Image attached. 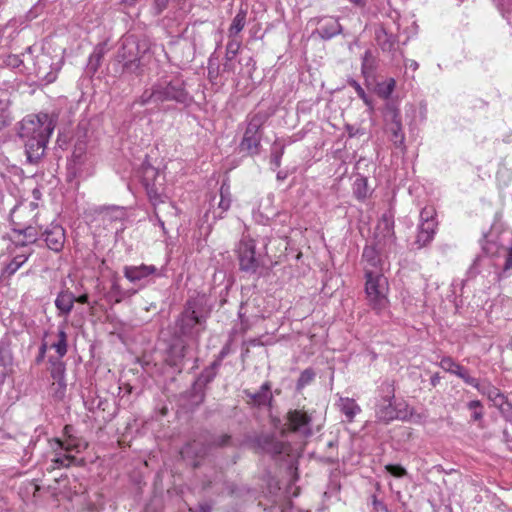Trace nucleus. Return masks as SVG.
<instances>
[{
	"instance_id": "nucleus-1",
	"label": "nucleus",
	"mask_w": 512,
	"mask_h": 512,
	"mask_svg": "<svg viewBox=\"0 0 512 512\" xmlns=\"http://www.w3.org/2000/svg\"><path fill=\"white\" fill-rule=\"evenodd\" d=\"M170 101L180 104H187L191 101V97L186 90L183 76L179 72L161 75L149 88L144 89L141 95L134 100L132 108L149 104L158 106L164 102Z\"/></svg>"
},
{
	"instance_id": "nucleus-2",
	"label": "nucleus",
	"mask_w": 512,
	"mask_h": 512,
	"mask_svg": "<svg viewBox=\"0 0 512 512\" xmlns=\"http://www.w3.org/2000/svg\"><path fill=\"white\" fill-rule=\"evenodd\" d=\"M55 128V119L47 113L28 115L20 122L19 136L24 141L27 159H40Z\"/></svg>"
},
{
	"instance_id": "nucleus-3",
	"label": "nucleus",
	"mask_w": 512,
	"mask_h": 512,
	"mask_svg": "<svg viewBox=\"0 0 512 512\" xmlns=\"http://www.w3.org/2000/svg\"><path fill=\"white\" fill-rule=\"evenodd\" d=\"M162 53L168 58L163 46L140 43L134 36H125L121 39L116 59L122 65V70L131 74H142L144 67L150 65L152 56Z\"/></svg>"
},
{
	"instance_id": "nucleus-4",
	"label": "nucleus",
	"mask_w": 512,
	"mask_h": 512,
	"mask_svg": "<svg viewBox=\"0 0 512 512\" xmlns=\"http://www.w3.org/2000/svg\"><path fill=\"white\" fill-rule=\"evenodd\" d=\"M365 294L369 306L380 314L388 308V280L380 270L366 269Z\"/></svg>"
},
{
	"instance_id": "nucleus-5",
	"label": "nucleus",
	"mask_w": 512,
	"mask_h": 512,
	"mask_svg": "<svg viewBox=\"0 0 512 512\" xmlns=\"http://www.w3.org/2000/svg\"><path fill=\"white\" fill-rule=\"evenodd\" d=\"M141 211L139 209L125 208L121 206H92L87 210L91 221L97 222H141L137 218Z\"/></svg>"
},
{
	"instance_id": "nucleus-6",
	"label": "nucleus",
	"mask_w": 512,
	"mask_h": 512,
	"mask_svg": "<svg viewBox=\"0 0 512 512\" xmlns=\"http://www.w3.org/2000/svg\"><path fill=\"white\" fill-rule=\"evenodd\" d=\"M378 397L375 415L376 418L384 423H389L394 419L399 418V411L394 404L395 388L393 382L385 380L378 387Z\"/></svg>"
},
{
	"instance_id": "nucleus-7",
	"label": "nucleus",
	"mask_w": 512,
	"mask_h": 512,
	"mask_svg": "<svg viewBox=\"0 0 512 512\" xmlns=\"http://www.w3.org/2000/svg\"><path fill=\"white\" fill-rule=\"evenodd\" d=\"M240 270L249 274L257 273L263 265L262 256L256 252V243L249 234L243 233L237 248Z\"/></svg>"
},
{
	"instance_id": "nucleus-8",
	"label": "nucleus",
	"mask_w": 512,
	"mask_h": 512,
	"mask_svg": "<svg viewBox=\"0 0 512 512\" xmlns=\"http://www.w3.org/2000/svg\"><path fill=\"white\" fill-rule=\"evenodd\" d=\"M205 323L206 319L197 312L195 303L188 301L177 325L182 335L198 341L201 333L206 328Z\"/></svg>"
},
{
	"instance_id": "nucleus-9",
	"label": "nucleus",
	"mask_w": 512,
	"mask_h": 512,
	"mask_svg": "<svg viewBox=\"0 0 512 512\" xmlns=\"http://www.w3.org/2000/svg\"><path fill=\"white\" fill-rule=\"evenodd\" d=\"M288 430L302 437H310L321 429L322 424L315 423L312 413L303 409L290 410L286 416Z\"/></svg>"
},
{
	"instance_id": "nucleus-10",
	"label": "nucleus",
	"mask_w": 512,
	"mask_h": 512,
	"mask_svg": "<svg viewBox=\"0 0 512 512\" xmlns=\"http://www.w3.org/2000/svg\"><path fill=\"white\" fill-rule=\"evenodd\" d=\"M267 120V115L262 112L248 116L247 127L240 143V148L250 154H257L261 143V128Z\"/></svg>"
},
{
	"instance_id": "nucleus-11",
	"label": "nucleus",
	"mask_w": 512,
	"mask_h": 512,
	"mask_svg": "<svg viewBox=\"0 0 512 512\" xmlns=\"http://www.w3.org/2000/svg\"><path fill=\"white\" fill-rule=\"evenodd\" d=\"M123 274L129 282L139 285L140 288L146 287L154 278L163 276L162 269L146 264L126 265Z\"/></svg>"
},
{
	"instance_id": "nucleus-12",
	"label": "nucleus",
	"mask_w": 512,
	"mask_h": 512,
	"mask_svg": "<svg viewBox=\"0 0 512 512\" xmlns=\"http://www.w3.org/2000/svg\"><path fill=\"white\" fill-rule=\"evenodd\" d=\"M216 196L212 198L209 203V208L203 216V221L206 223L216 222L223 218V215L228 211L231 205V192L230 186L227 182H223L220 187L219 200L215 206Z\"/></svg>"
},
{
	"instance_id": "nucleus-13",
	"label": "nucleus",
	"mask_w": 512,
	"mask_h": 512,
	"mask_svg": "<svg viewBox=\"0 0 512 512\" xmlns=\"http://www.w3.org/2000/svg\"><path fill=\"white\" fill-rule=\"evenodd\" d=\"M51 453H50V461L51 467L50 469H61L68 468L72 465L77 464V458L75 455L67 453L65 447L62 445V441L59 439H53L50 441Z\"/></svg>"
},
{
	"instance_id": "nucleus-14",
	"label": "nucleus",
	"mask_w": 512,
	"mask_h": 512,
	"mask_svg": "<svg viewBox=\"0 0 512 512\" xmlns=\"http://www.w3.org/2000/svg\"><path fill=\"white\" fill-rule=\"evenodd\" d=\"M311 22H316L317 29L313 32L323 40H329L342 32V26L338 20L331 16L312 19Z\"/></svg>"
},
{
	"instance_id": "nucleus-15",
	"label": "nucleus",
	"mask_w": 512,
	"mask_h": 512,
	"mask_svg": "<svg viewBox=\"0 0 512 512\" xmlns=\"http://www.w3.org/2000/svg\"><path fill=\"white\" fill-rule=\"evenodd\" d=\"M37 226H24L21 229L13 228L9 234L10 240L16 246H26L37 240Z\"/></svg>"
},
{
	"instance_id": "nucleus-16",
	"label": "nucleus",
	"mask_w": 512,
	"mask_h": 512,
	"mask_svg": "<svg viewBox=\"0 0 512 512\" xmlns=\"http://www.w3.org/2000/svg\"><path fill=\"white\" fill-rule=\"evenodd\" d=\"M258 446L266 453L278 455L286 452L285 442L278 440L273 434H262L257 438Z\"/></svg>"
},
{
	"instance_id": "nucleus-17",
	"label": "nucleus",
	"mask_w": 512,
	"mask_h": 512,
	"mask_svg": "<svg viewBox=\"0 0 512 512\" xmlns=\"http://www.w3.org/2000/svg\"><path fill=\"white\" fill-rule=\"evenodd\" d=\"M480 393L487 396L489 401L502 411H508L511 408V404L508 403L506 396L491 384H482Z\"/></svg>"
},
{
	"instance_id": "nucleus-18",
	"label": "nucleus",
	"mask_w": 512,
	"mask_h": 512,
	"mask_svg": "<svg viewBox=\"0 0 512 512\" xmlns=\"http://www.w3.org/2000/svg\"><path fill=\"white\" fill-rule=\"evenodd\" d=\"M389 130L391 133L390 140L392 141L394 146L396 148H400L402 152H405V135L402 130L400 114L397 109H394L392 111V124Z\"/></svg>"
},
{
	"instance_id": "nucleus-19",
	"label": "nucleus",
	"mask_w": 512,
	"mask_h": 512,
	"mask_svg": "<svg viewBox=\"0 0 512 512\" xmlns=\"http://www.w3.org/2000/svg\"><path fill=\"white\" fill-rule=\"evenodd\" d=\"M376 246H381V240H376L375 246H365L363 250L362 259L365 262L364 274L366 273V269L380 270L383 272L382 261L379 258Z\"/></svg>"
},
{
	"instance_id": "nucleus-20",
	"label": "nucleus",
	"mask_w": 512,
	"mask_h": 512,
	"mask_svg": "<svg viewBox=\"0 0 512 512\" xmlns=\"http://www.w3.org/2000/svg\"><path fill=\"white\" fill-rule=\"evenodd\" d=\"M47 246L54 251H60L65 242V231L63 226H50L44 231Z\"/></svg>"
},
{
	"instance_id": "nucleus-21",
	"label": "nucleus",
	"mask_w": 512,
	"mask_h": 512,
	"mask_svg": "<svg viewBox=\"0 0 512 512\" xmlns=\"http://www.w3.org/2000/svg\"><path fill=\"white\" fill-rule=\"evenodd\" d=\"M75 300L76 297L69 290L60 291L55 299V306L59 312L58 314L60 316L67 317L74 307Z\"/></svg>"
},
{
	"instance_id": "nucleus-22",
	"label": "nucleus",
	"mask_w": 512,
	"mask_h": 512,
	"mask_svg": "<svg viewBox=\"0 0 512 512\" xmlns=\"http://www.w3.org/2000/svg\"><path fill=\"white\" fill-rule=\"evenodd\" d=\"M246 395L249 397L250 402L256 406L270 405L273 398L269 382L263 383L257 392L246 391Z\"/></svg>"
},
{
	"instance_id": "nucleus-23",
	"label": "nucleus",
	"mask_w": 512,
	"mask_h": 512,
	"mask_svg": "<svg viewBox=\"0 0 512 512\" xmlns=\"http://www.w3.org/2000/svg\"><path fill=\"white\" fill-rule=\"evenodd\" d=\"M339 410L345 415L347 422H352L357 414L361 412L360 406L355 400L348 397H341L337 403Z\"/></svg>"
},
{
	"instance_id": "nucleus-24",
	"label": "nucleus",
	"mask_w": 512,
	"mask_h": 512,
	"mask_svg": "<svg viewBox=\"0 0 512 512\" xmlns=\"http://www.w3.org/2000/svg\"><path fill=\"white\" fill-rule=\"evenodd\" d=\"M70 426H65L64 433L67 435V438L62 441V445L65 447L66 452L70 454H78L82 452L87 447V443L82 439L73 437L69 434Z\"/></svg>"
},
{
	"instance_id": "nucleus-25",
	"label": "nucleus",
	"mask_w": 512,
	"mask_h": 512,
	"mask_svg": "<svg viewBox=\"0 0 512 512\" xmlns=\"http://www.w3.org/2000/svg\"><path fill=\"white\" fill-rule=\"evenodd\" d=\"M247 11L240 9L232 20L228 30L229 38L236 37L245 27Z\"/></svg>"
},
{
	"instance_id": "nucleus-26",
	"label": "nucleus",
	"mask_w": 512,
	"mask_h": 512,
	"mask_svg": "<svg viewBox=\"0 0 512 512\" xmlns=\"http://www.w3.org/2000/svg\"><path fill=\"white\" fill-rule=\"evenodd\" d=\"M207 452L206 447L202 446L198 441L194 440L192 443H188L182 448L180 454L183 459L192 457H203Z\"/></svg>"
},
{
	"instance_id": "nucleus-27",
	"label": "nucleus",
	"mask_w": 512,
	"mask_h": 512,
	"mask_svg": "<svg viewBox=\"0 0 512 512\" xmlns=\"http://www.w3.org/2000/svg\"><path fill=\"white\" fill-rule=\"evenodd\" d=\"M52 349H54L57 353V356L59 358H62L67 353V334L65 332V327H59V331L57 333V341L51 344L50 346Z\"/></svg>"
},
{
	"instance_id": "nucleus-28",
	"label": "nucleus",
	"mask_w": 512,
	"mask_h": 512,
	"mask_svg": "<svg viewBox=\"0 0 512 512\" xmlns=\"http://www.w3.org/2000/svg\"><path fill=\"white\" fill-rule=\"evenodd\" d=\"M435 230L432 226H417V235L415 243L418 248L427 245L434 237Z\"/></svg>"
},
{
	"instance_id": "nucleus-29",
	"label": "nucleus",
	"mask_w": 512,
	"mask_h": 512,
	"mask_svg": "<svg viewBox=\"0 0 512 512\" xmlns=\"http://www.w3.org/2000/svg\"><path fill=\"white\" fill-rule=\"evenodd\" d=\"M376 69V58L370 50L365 51L362 57L361 71L365 78L370 77Z\"/></svg>"
},
{
	"instance_id": "nucleus-30",
	"label": "nucleus",
	"mask_w": 512,
	"mask_h": 512,
	"mask_svg": "<svg viewBox=\"0 0 512 512\" xmlns=\"http://www.w3.org/2000/svg\"><path fill=\"white\" fill-rule=\"evenodd\" d=\"M396 86V81L394 78H388L382 82L377 83L376 85V92L379 97L383 99H388Z\"/></svg>"
},
{
	"instance_id": "nucleus-31",
	"label": "nucleus",
	"mask_w": 512,
	"mask_h": 512,
	"mask_svg": "<svg viewBox=\"0 0 512 512\" xmlns=\"http://www.w3.org/2000/svg\"><path fill=\"white\" fill-rule=\"evenodd\" d=\"M137 290H124L121 288L117 281H114L111 285V289L109 292L110 297L116 302L119 303L123 299L134 295Z\"/></svg>"
},
{
	"instance_id": "nucleus-32",
	"label": "nucleus",
	"mask_w": 512,
	"mask_h": 512,
	"mask_svg": "<svg viewBox=\"0 0 512 512\" xmlns=\"http://www.w3.org/2000/svg\"><path fill=\"white\" fill-rule=\"evenodd\" d=\"M28 253H22L16 255L5 267L4 273L7 276L15 274L20 267L28 260Z\"/></svg>"
},
{
	"instance_id": "nucleus-33",
	"label": "nucleus",
	"mask_w": 512,
	"mask_h": 512,
	"mask_svg": "<svg viewBox=\"0 0 512 512\" xmlns=\"http://www.w3.org/2000/svg\"><path fill=\"white\" fill-rule=\"evenodd\" d=\"M353 193L359 200H365L368 197V182L365 177H357L353 184Z\"/></svg>"
},
{
	"instance_id": "nucleus-34",
	"label": "nucleus",
	"mask_w": 512,
	"mask_h": 512,
	"mask_svg": "<svg viewBox=\"0 0 512 512\" xmlns=\"http://www.w3.org/2000/svg\"><path fill=\"white\" fill-rule=\"evenodd\" d=\"M440 367L458 377L466 369L459 363L455 362L451 357H443L440 361Z\"/></svg>"
},
{
	"instance_id": "nucleus-35",
	"label": "nucleus",
	"mask_w": 512,
	"mask_h": 512,
	"mask_svg": "<svg viewBox=\"0 0 512 512\" xmlns=\"http://www.w3.org/2000/svg\"><path fill=\"white\" fill-rule=\"evenodd\" d=\"M376 40L383 51H391L394 46V38L388 35L384 29H380L376 33Z\"/></svg>"
},
{
	"instance_id": "nucleus-36",
	"label": "nucleus",
	"mask_w": 512,
	"mask_h": 512,
	"mask_svg": "<svg viewBox=\"0 0 512 512\" xmlns=\"http://www.w3.org/2000/svg\"><path fill=\"white\" fill-rule=\"evenodd\" d=\"M216 366L214 364L211 367L205 369L195 382V386H204L211 382L216 376Z\"/></svg>"
},
{
	"instance_id": "nucleus-37",
	"label": "nucleus",
	"mask_w": 512,
	"mask_h": 512,
	"mask_svg": "<svg viewBox=\"0 0 512 512\" xmlns=\"http://www.w3.org/2000/svg\"><path fill=\"white\" fill-rule=\"evenodd\" d=\"M467 407L472 411L473 421H480L483 418V406L480 401L472 400L467 404Z\"/></svg>"
},
{
	"instance_id": "nucleus-38",
	"label": "nucleus",
	"mask_w": 512,
	"mask_h": 512,
	"mask_svg": "<svg viewBox=\"0 0 512 512\" xmlns=\"http://www.w3.org/2000/svg\"><path fill=\"white\" fill-rule=\"evenodd\" d=\"M144 185L146 187L147 195L154 206H156L158 203L165 204L164 200L162 199L161 195L158 193L154 185H150L146 181L144 182Z\"/></svg>"
},
{
	"instance_id": "nucleus-39",
	"label": "nucleus",
	"mask_w": 512,
	"mask_h": 512,
	"mask_svg": "<svg viewBox=\"0 0 512 512\" xmlns=\"http://www.w3.org/2000/svg\"><path fill=\"white\" fill-rule=\"evenodd\" d=\"M315 377V373L312 369H305L298 381H297V388L298 389H302L303 387H305L306 385H308Z\"/></svg>"
},
{
	"instance_id": "nucleus-40",
	"label": "nucleus",
	"mask_w": 512,
	"mask_h": 512,
	"mask_svg": "<svg viewBox=\"0 0 512 512\" xmlns=\"http://www.w3.org/2000/svg\"><path fill=\"white\" fill-rule=\"evenodd\" d=\"M241 46V42L235 37L230 38L226 46V56L228 59H232L236 56Z\"/></svg>"
},
{
	"instance_id": "nucleus-41",
	"label": "nucleus",
	"mask_w": 512,
	"mask_h": 512,
	"mask_svg": "<svg viewBox=\"0 0 512 512\" xmlns=\"http://www.w3.org/2000/svg\"><path fill=\"white\" fill-rule=\"evenodd\" d=\"M348 83H349V85L351 87H353L355 89L357 95L363 100V102L367 106H371L372 105L370 98L368 97V95L366 94L365 90L361 87V85L357 81L350 80Z\"/></svg>"
},
{
	"instance_id": "nucleus-42",
	"label": "nucleus",
	"mask_w": 512,
	"mask_h": 512,
	"mask_svg": "<svg viewBox=\"0 0 512 512\" xmlns=\"http://www.w3.org/2000/svg\"><path fill=\"white\" fill-rule=\"evenodd\" d=\"M284 153V147L280 146L277 150V142L273 144L272 147V153H271V163L276 167H280L281 165V158Z\"/></svg>"
},
{
	"instance_id": "nucleus-43",
	"label": "nucleus",
	"mask_w": 512,
	"mask_h": 512,
	"mask_svg": "<svg viewBox=\"0 0 512 512\" xmlns=\"http://www.w3.org/2000/svg\"><path fill=\"white\" fill-rule=\"evenodd\" d=\"M385 470L396 478H402L407 475V470L401 465L387 464Z\"/></svg>"
},
{
	"instance_id": "nucleus-44",
	"label": "nucleus",
	"mask_w": 512,
	"mask_h": 512,
	"mask_svg": "<svg viewBox=\"0 0 512 512\" xmlns=\"http://www.w3.org/2000/svg\"><path fill=\"white\" fill-rule=\"evenodd\" d=\"M459 378H461L466 384L471 385V386L477 388V390L480 392V388H481L482 384H480L479 381L476 378L470 376L468 371H467V369H465L460 374Z\"/></svg>"
},
{
	"instance_id": "nucleus-45",
	"label": "nucleus",
	"mask_w": 512,
	"mask_h": 512,
	"mask_svg": "<svg viewBox=\"0 0 512 512\" xmlns=\"http://www.w3.org/2000/svg\"><path fill=\"white\" fill-rule=\"evenodd\" d=\"M435 210L433 207H425L421 213L420 218L423 222H429L434 220Z\"/></svg>"
},
{
	"instance_id": "nucleus-46",
	"label": "nucleus",
	"mask_w": 512,
	"mask_h": 512,
	"mask_svg": "<svg viewBox=\"0 0 512 512\" xmlns=\"http://www.w3.org/2000/svg\"><path fill=\"white\" fill-rule=\"evenodd\" d=\"M52 376L54 379H57L59 384L63 387H65V383H64V368L62 365H59L57 366L53 372H52Z\"/></svg>"
},
{
	"instance_id": "nucleus-47",
	"label": "nucleus",
	"mask_w": 512,
	"mask_h": 512,
	"mask_svg": "<svg viewBox=\"0 0 512 512\" xmlns=\"http://www.w3.org/2000/svg\"><path fill=\"white\" fill-rule=\"evenodd\" d=\"M483 259L484 258L481 257V256H478V257L475 258V260L473 261L472 265L468 269V275L470 277H474L475 275H477L479 273V265H480V263L482 262Z\"/></svg>"
},
{
	"instance_id": "nucleus-48",
	"label": "nucleus",
	"mask_w": 512,
	"mask_h": 512,
	"mask_svg": "<svg viewBox=\"0 0 512 512\" xmlns=\"http://www.w3.org/2000/svg\"><path fill=\"white\" fill-rule=\"evenodd\" d=\"M499 6L503 13L512 14V0H500Z\"/></svg>"
},
{
	"instance_id": "nucleus-49",
	"label": "nucleus",
	"mask_w": 512,
	"mask_h": 512,
	"mask_svg": "<svg viewBox=\"0 0 512 512\" xmlns=\"http://www.w3.org/2000/svg\"><path fill=\"white\" fill-rule=\"evenodd\" d=\"M0 112H1V118L3 119V122L6 121L8 118V102L0 100Z\"/></svg>"
},
{
	"instance_id": "nucleus-50",
	"label": "nucleus",
	"mask_w": 512,
	"mask_h": 512,
	"mask_svg": "<svg viewBox=\"0 0 512 512\" xmlns=\"http://www.w3.org/2000/svg\"><path fill=\"white\" fill-rule=\"evenodd\" d=\"M393 226H388V225H385V226H375V231H378L380 230L381 232H383L385 234V236H389L391 237L393 235ZM376 234V232H374Z\"/></svg>"
},
{
	"instance_id": "nucleus-51",
	"label": "nucleus",
	"mask_w": 512,
	"mask_h": 512,
	"mask_svg": "<svg viewBox=\"0 0 512 512\" xmlns=\"http://www.w3.org/2000/svg\"><path fill=\"white\" fill-rule=\"evenodd\" d=\"M229 353V348L223 347L222 350L219 353L218 359L213 362L214 366L218 367L221 363V361L226 357V355Z\"/></svg>"
},
{
	"instance_id": "nucleus-52",
	"label": "nucleus",
	"mask_w": 512,
	"mask_h": 512,
	"mask_svg": "<svg viewBox=\"0 0 512 512\" xmlns=\"http://www.w3.org/2000/svg\"><path fill=\"white\" fill-rule=\"evenodd\" d=\"M3 359L0 358V383L4 381L9 369L8 367L2 363Z\"/></svg>"
},
{
	"instance_id": "nucleus-53",
	"label": "nucleus",
	"mask_w": 512,
	"mask_h": 512,
	"mask_svg": "<svg viewBox=\"0 0 512 512\" xmlns=\"http://www.w3.org/2000/svg\"><path fill=\"white\" fill-rule=\"evenodd\" d=\"M172 352H175V353H176V355H177V358H178L179 360H181V359H182V358H184V356H185V346H184V345H182L180 348H177L176 346H174V347L172 348Z\"/></svg>"
},
{
	"instance_id": "nucleus-54",
	"label": "nucleus",
	"mask_w": 512,
	"mask_h": 512,
	"mask_svg": "<svg viewBox=\"0 0 512 512\" xmlns=\"http://www.w3.org/2000/svg\"><path fill=\"white\" fill-rule=\"evenodd\" d=\"M189 511L190 512H210L211 511V507H210V505L205 503V504H200L197 511H194L192 509H189Z\"/></svg>"
},
{
	"instance_id": "nucleus-55",
	"label": "nucleus",
	"mask_w": 512,
	"mask_h": 512,
	"mask_svg": "<svg viewBox=\"0 0 512 512\" xmlns=\"http://www.w3.org/2000/svg\"><path fill=\"white\" fill-rule=\"evenodd\" d=\"M405 66L407 68H410L412 69L413 71L417 70L418 69V63L415 61V60H407L405 62Z\"/></svg>"
},
{
	"instance_id": "nucleus-56",
	"label": "nucleus",
	"mask_w": 512,
	"mask_h": 512,
	"mask_svg": "<svg viewBox=\"0 0 512 512\" xmlns=\"http://www.w3.org/2000/svg\"><path fill=\"white\" fill-rule=\"evenodd\" d=\"M383 221L385 222V224H390V223L393 224V215H392V213L391 212L385 213L383 215Z\"/></svg>"
},
{
	"instance_id": "nucleus-57",
	"label": "nucleus",
	"mask_w": 512,
	"mask_h": 512,
	"mask_svg": "<svg viewBox=\"0 0 512 512\" xmlns=\"http://www.w3.org/2000/svg\"><path fill=\"white\" fill-rule=\"evenodd\" d=\"M88 300H89L88 295L83 294V295H80L79 297H77L75 302H79L81 304H86V303H88Z\"/></svg>"
},
{
	"instance_id": "nucleus-58",
	"label": "nucleus",
	"mask_w": 512,
	"mask_h": 512,
	"mask_svg": "<svg viewBox=\"0 0 512 512\" xmlns=\"http://www.w3.org/2000/svg\"><path fill=\"white\" fill-rule=\"evenodd\" d=\"M46 349H47V344L46 343H43L39 349V357H38V361L42 360L44 358V354L46 352Z\"/></svg>"
},
{
	"instance_id": "nucleus-59",
	"label": "nucleus",
	"mask_w": 512,
	"mask_h": 512,
	"mask_svg": "<svg viewBox=\"0 0 512 512\" xmlns=\"http://www.w3.org/2000/svg\"><path fill=\"white\" fill-rule=\"evenodd\" d=\"M229 440H230V436L229 435H224V436L221 437L218 445L219 446H224V445H226L228 443Z\"/></svg>"
},
{
	"instance_id": "nucleus-60",
	"label": "nucleus",
	"mask_w": 512,
	"mask_h": 512,
	"mask_svg": "<svg viewBox=\"0 0 512 512\" xmlns=\"http://www.w3.org/2000/svg\"><path fill=\"white\" fill-rule=\"evenodd\" d=\"M145 175H146V176H154V175H156V171H155V169H154V168H152V167L147 168V169L145 170Z\"/></svg>"
},
{
	"instance_id": "nucleus-61",
	"label": "nucleus",
	"mask_w": 512,
	"mask_h": 512,
	"mask_svg": "<svg viewBox=\"0 0 512 512\" xmlns=\"http://www.w3.org/2000/svg\"><path fill=\"white\" fill-rule=\"evenodd\" d=\"M43 76L46 78L47 82H52V81H54V80H55V78H56V75H55V74H53V73H49V74H47V75H43Z\"/></svg>"
},
{
	"instance_id": "nucleus-62",
	"label": "nucleus",
	"mask_w": 512,
	"mask_h": 512,
	"mask_svg": "<svg viewBox=\"0 0 512 512\" xmlns=\"http://www.w3.org/2000/svg\"><path fill=\"white\" fill-rule=\"evenodd\" d=\"M373 503H374L375 507H381V508H383L385 510V512H388L386 507L381 502H379L378 500L374 499Z\"/></svg>"
},
{
	"instance_id": "nucleus-63",
	"label": "nucleus",
	"mask_w": 512,
	"mask_h": 512,
	"mask_svg": "<svg viewBox=\"0 0 512 512\" xmlns=\"http://www.w3.org/2000/svg\"><path fill=\"white\" fill-rule=\"evenodd\" d=\"M349 1L355 5H364L366 0H349Z\"/></svg>"
},
{
	"instance_id": "nucleus-64",
	"label": "nucleus",
	"mask_w": 512,
	"mask_h": 512,
	"mask_svg": "<svg viewBox=\"0 0 512 512\" xmlns=\"http://www.w3.org/2000/svg\"><path fill=\"white\" fill-rule=\"evenodd\" d=\"M122 1H123V3H125L127 5H133L136 0H122Z\"/></svg>"
}]
</instances>
